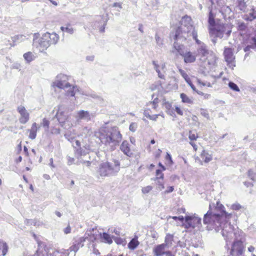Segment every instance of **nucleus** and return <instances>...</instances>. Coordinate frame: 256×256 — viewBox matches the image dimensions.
I'll use <instances>...</instances> for the list:
<instances>
[{"label":"nucleus","mask_w":256,"mask_h":256,"mask_svg":"<svg viewBox=\"0 0 256 256\" xmlns=\"http://www.w3.org/2000/svg\"><path fill=\"white\" fill-rule=\"evenodd\" d=\"M222 204L215 208L214 212L210 210L204 215L203 222L206 225L208 230H214L216 232L220 230L222 236L226 242L234 239L230 250L232 256H241L244 250L242 236V232L238 230H234L232 225L228 223V220L232 216V214H228L224 210Z\"/></svg>","instance_id":"1"},{"label":"nucleus","mask_w":256,"mask_h":256,"mask_svg":"<svg viewBox=\"0 0 256 256\" xmlns=\"http://www.w3.org/2000/svg\"><path fill=\"white\" fill-rule=\"evenodd\" d=\"M96 137L108 148L115 149L122 140V135L116 126L102 127L95 132Z\"/></svg>","instance_id":"2"},{"label":"nucleus","mask_w":256,"mask_h":256,"mask_svg":"<svg viewBox=\"0 0 256 256\" xmlns=\"http://www.w3.org/2000/svg\"><path fill=\"white\" fill-rule=\"evenodd\" d=\"M208 24L210 36L214 44L216 43L217 38H222L225 35L227 38L230 34L232 31L227 26L222 23L215 22L214 16L211 12L209 14Z\"/></svg>","instance_id":"3"},{"label":"nucleus","mask_w":256,"mask_h":256,"mask_svg":"<svg viewBox=\"0 0 256 256\" xmlns=\"http://www.w3.org/2000/svg\"><path fill=\"white\" fill-rule=\"evenodd\" d=\"M196 30L192 24L191 18L186 16L182 18L180 26L174 32L170 34V38L174 41L184 42L190 37L192 32Z\"/></svg>","instance_id":"4"},{"label":"nucleus","mask_w":256,"mask_h":256,"mask_svg":"<svg viewBox=\"0 0 256 256\" xmlns=\"http://www.w3.org/2000/svg\"><path fill=\"white\" fill-rule=\"evenodd\" d=\"M38 33H35L34 36L33 44L38 48L40 52L46 50L51 44H56L59 40V36L56 33L46 32L38 38Z\"/></svg>","instance_id":"5"},{"label":"nucleus","mask_w":256,"mask_h":256,"mask_svg":"<svg viewBox=\"0 0 256 256\" xmlns=\"http://www.w3.org/2000/svg\"><path fill=\"white\" fill-rule=\"evenodd\" d=\"M120 170V164L117 160H114L112 162H106L99 166L98 173L101 177L115 176Z\"/></svg>","instance_id":"6"},{"label":"nucleus","mask_w":256,"mask_h":256,"mask_svg":"<svg viewBox=\"0 0 256 256\" xmlns=\"http://www.w3.org/2000/svg\"><path fill=\"white\" fill-rule=\"evenodd\" d=\"M68 80V76L64 74H60L56 76V80L54 82V85L60 88L65 89L70 88L66 92L68 96H74L76 90L78 89L76 86H73L71 88V85L67 82Z\"/></svg>","instance_id":"7"},{"label":"nucleus","mask_w":256,"mask_h":256,"mask_svg":"<svg viewBox=\"0 0 256 256\" xmlns=\"http://www.w3.org/2000/svg\"><path fill=\"white\" fill-rule=\"evenodd\" d=\"M196 52V56L200 57V60L206 62L207 60L209 64H214L216 62V58L210 54L205 44L199 46Z\"/></svg>","instance_id":"8"},{"label":"nucleus","mask_w":256,"mask_h":256,"mask_svg":"<svg viewBox=\"0 0 256 256\" xmlns=\"http://www.w3.org/2000/svg\"><path fill=\"white\" fill-rule=\"evenodd\" d=\"M180 41H174V48L180 55L184 57L185 62L191 63L194 62L196 60V56L190 52H186L184 50V46L180 44Z\"/></svg>","instance_id":"9"},{"label":"nucleus","mask_w":256,"mask_h":256,"mask_svg":"<svg viewBox=\"0 0 256 256\" xmlns=\"http://www.w3.org/2000/svg\"><path fill=\"white\" fill-rule=\"evenodd\" d=\"M75 144L78 148H76V146L74 145V156L75 157L78 159V161L76 164H84L88 166H90L91 164V162L86 160H84L82 157L86 156L88 154V152L85 150H83L82 148L80 147V143L79 141L76 140H75Z\"/></svg>","instance_id":"10"},{"label":"nucleus","mask_w":256,"mask_h":256,"mask_svg":"<svg viewBox=\"0 0 256 256\" xmlns=\"http://www.w3.org/2000/svg\"><path fill=\"white\" fill-rule=\"evenodd\" d=\"M184 220V226L186 228H194L196 227L199 228L201 226V218L195 216H185Z\"/></svg>","instance_id":"11"},{"label":"nucleus","mask_w":256,"mask_h":256,"mask_svg":"<svg viewBox=\"0 0 256 256\" xmlns=\"http://www.w3.org/2000/svg\"><path fill=\"white\" fill-rule=\"evenodd\" d=\"M224 54V59L228 63V65L230 68L234 66L235 56L234 55L232 50L230 48H225Z\"/></svg>","instance_id":"12"},{"label":"nucleus","mask_w":256,"mask_h":256,"mask_svg":"<svg viewBox=\"0 0 256 256\" xmlns=\"http://www.w3.org/2000/svg\"><path fill=\"white\" fill-rule=\"evenodd\" d=\"M170 252L168 248L162 244L155 246L152 250L154 256H166Z\"/></svg>","instance_id":"13"},{"label":"nucleus","mask_w":256,"mask_h":256,"mask_svg":"<svg viewBox=\"0 0 256 256\" xmlns=\"http://www.w3.org/2000/svg\"><path fill=\"white\" fill-rule=\"evenodd\" d=\"M18 112L20 113V116L19 118L20 122L22 124H26L30 119V114L24 106H20L18 107Z\"/></svg>","instance_id":"14"},{"label":"nucleus","mask_w":256,"mask_h":256,"mask_svg":"<svg viewBox=\"0 0 256 256\" xmlns=\"http://www.w3.org/2000/svg\"><path fill=\"white\" fill-rule=\"evenodd\" d=\"M56 116L60 126L64 128H66V127L64 126V125L66 122H68V117L67 114L62 110L61 106L58 108Z\"/></svg>","instance_id":"15"},{"label":"nucleus","mask_w":256,"mask_h":256,"mask_svg":"<svg viewBox=\"0 0 256 256\" xmlns=\"http://www.w3.org/2000/svg\"><path fill=\"white\" fill-rule=\"evenodd\" d=\"M94 230L95 229L93 228L92 229V230L87 232L85 234L84 236L79 238L78 240L76 242V243L80 246V248L84 246L83 243L86 242V240L88 238V236H90V238H92V240H95L96 238V236L94 235V234L92 233V232H94Z\"/></svg>","instance_id":"16"},{"label":"nucleus","mask_w":256,"mask_h":256,"mask_svg":"<svg viewBox=\"0 0 256 256\" xmlns=\"http://www.w3.org/2000/svg\"><path fill=\"white\" fill-rule=\"evenodd\" d=\"M120 150L128 157L131 158L133 156L134 154L130 148V144L128 141L124 140L122 142L120 146Z\"/></svg>","instance_id":"17"},{"label":"nucleus","mask_w":256,"mask_h":256,"mask_svg":"<svg viewBox=\"0 0 256 256\" xmlns=\"http://www.w3.org/2000/svg\"><path fill=\"white\" fill-rule=\"evenodd\" d=\"M94 116L92 114H90L88 111L81 110L77 112V118L78 120H83L88 122Z\"/></svg>","instance_id":"18"},{"label":"nucleus","mask_w":256,"mask_h":256,"mask_svg":"<svg viewBox=\"0 0 256 256\" xmlns=\"http://www.w3.org/2000/svg\"><path fill=\"white\" fill-rule=\"evenodd\" d=\"M38 129L37 124L36 122L33 123L30 130H29L30 134L28 136L32 140L36 138Z\"/></svg>","instance_id":"19"},{"label":"nucleus","mask_w":256,"mask_h":256,"mask_svg":"<svg viewBox=\"0 0 256 256\" xmlns=\"http://www.w3.org/2000/svg\"><path fill=\"white\" fill-rule=\"evenodd\" d=\"M173 241V236L170 234H166L165 238L164 243L162 244L168 248L172 246V242Z\"/></svg>","instance_id":"20"},{"label":"nucleus","mask_w":256,"mask_h":256,"mask_svg":"<svg viewBox=\"0 0 256 256\" xmlns=\"http://www.w3.org/2000/svg\"><path fill=\"white\" fill-rule=\"evenodd\" d=\"M202 160L206 162H208L212 160V156L205 150H203L200 154Z\"/></svg>","instance_id":"21"},{"label":"nucleus","mask_w":256,"mask_h":256,"mask_svg":"<svg viewBox=\"0 0 256 256\" xmlns=\"http://www.w3.org/2000/svg\"><path fill=\"white\" fill-rule=\"evenodd\" d=\"M139 244V242L138 240V238H132L130 242L128 244V248L130 250L135 249Z\"/></svg>","instance_id":"22"},{"label":"nucleus","mask_w":256,"mask_h":256,"mask_svg":"<svg viewBox=\"0 0 256 256\" xmlns=\"http://www.w3.org/2000/svg\"><path fill=\"white\" fill-rule=\"evenodd\" d=\"M8 246L6 243L4 241L0 240V250H2V255L4 256L6 255L8 251Z\"/></svg>","instance_id":"23"},{"label":"nucleus","mask_w":256,"mask_h":256,"mask_svg":"<svg viewBox=\"0 0 256 256\" xmlns=\"http://www.w3.org/2000/svg\"><path fill=\"white\" fill-rule=\"evenodd\" d=\"M23 56H24V60L28 63L31 62L34 59V55L30 52H28L24 54Z\"/></svg>","instance_id":"24"},{"label":"nucleus","mask_w":256,"mask_h":256,"mask_svg":"<svg viewBox=\"0 0 256 256\" xmlns=\"http://www.w3.org/2000/svg\"><path fill=\"white\" fill-rule=\"evenodd\" d=\"M182 100L183 102L187 104H192V100L188 98L185 94L182 93L180 95Z\"/></svg>","instance_id":"25"},{"label":"nucleus","mask_w":256,"mask_h":256,"mask_svg":"<svg viewBox=\"0 0 256 256\" xmlns=\"http://www.w3.org/2000/svg\"><path fill=\"white\" fill-rule=\"evenodd\" d=\"M191 36L192 37L194 40H195L196 43L198 44L199 46H202V44H204V42H200L199 40L198 39V34L196 30L190 33V36Z\"/></svg>","instance_id":"26"},{"label":"nucleus","mask_w":256,"mask_h":256,"mask_svg":"<svg viewBox=\"0 0 256 256\" xmlns=\"http://www.w3.org/2000/svg\"><path fill=\"white\" fill-rule=\"evenodd\" d=\"M164 68H165V64H162L161 66L162 71H160V70L159 71L156 72L158 73V78L161 79H163V80L165 79L166 72L164 70Z\"/></svg>","instance_id":"27"},{"label":"nucleus","mask_w":256,"mask_h":256,"mask_svg":"<svg viewBox=\"0 0 256 256\" xmlns=\"http://www.w3.org/2000/svg\"><path fill=\"white\" fill-rule=\"evenodd\" d=\"M70 24H67V26L66 27L65 26H61L60 30L62 32H66L70 34H72L74 32V29L70 27Z\"/></svg>","instance_id":"28"},{"label":"nucleus","mask_w":256,"mask_h":256,"mask_svg":"<svg viewBox=\"0 0 256 256\" xmlns=\"http://www.w3.org/2000/svg\"><path fill=\"white\" fill-rule=\"evenodd\" d=\"M102 238L104 240L105 242H106L109 244H110L112 242V238L110 237V234H107L106 232H104L102 234Z\"/></svg>","instance_id":"29"},{"label":"nucleus","mask_w":256,"mask_h":256,"mask_svg":"<svg viewBox=\"0 0 256 256\" xmlns=\"http://www.w3.org/2000/svg\"><path fill=\"white\" fill-rule=\"evenodd\" d=\"M238 6L240 10L244 11L246 8V4L244 0H238Z\"/></svg>","instance_id":"30"},{"label":"nucleus","mask_w":256,"mask_h":256,"mask_svg":"<svg viewBox=\"0 0 256 256\" xmlns=\"http://www.w3.org/2000/svg\"><path fill=\"white\" fill-rule=\"evenodd\" d=\"M158 99L156 98H154L152 102H150L148 104L152 105V106L154 110H156L158 107Z\"/></svg>","instance_id":"31"},{"label":"nucleus","mask_w":256,"mask_h":256,"mask_svg":"<svg viewBox=\"0 0 256 256\" xmlns=\"http://www.w3.org/2000/svg\"><path fill=\"white\" fill-rule=\"evenodd\" d=\"M178 71H179L180 74H181V76H182V78L185 80L186 82L190 80V78H189L188 76L184 70L180 68L178 70Z\"/></svg>","instance_id":"32"},{"label":"nucleus","mask_w":256,"mask_h":256,"mask_svg":"<svg viewBox=\"0 0 256 256\" xmlns=\"http://www.w3.org/2000/svg\"><path fill=\"white\" fill-rule=\"evenodd\" d=\"M228 86L232 90L236 92L240 91V89H239L238 87V86L233 82H230L228 83Z\"/></svg>","instance_id":"33"},{"label":"nucleus","mask_w":256,"mask_h":256,"mask_svg":"<svg viewBox=\"0 0 256 256\" xmlns=\"http://www.w3.org/2000/svg\"><path fill=\"white\" fill-rule=\"evenodd\" d=\"M26 36L22 35H17L14 36L12 38L14 42H16L22 41L24 40Z\"/></svg>","instance_id":"34"},{"label":"nucleus","mask_w":256,"mask_h":256,"mask_svg":"<svg viewBox=\"0 0 256 256\" xmlns=\"http://www.w3.org/2000/svg\"><path fill=\"white\" fill-rule=\"evenodd\" d=\"M156 177L155 178V180H163L164 178V174L162 173V172L160 170H156Z\"/></svg>","instance_id":"35"},{"label":"nucleus","mask_w":256,"mask_h":256,"mask_svg":"<svg viewBox=\"0 0 256 256\" xmlns=\"http://www.w3.org/2000/svg\"><path fill=\"white\" fill-rule=\"evenodd\" d=\"M152 190V186H148L146 187L142 188V192L144 194H148Z\"/></svg>","instance_id":"36"},{"label":"nucleus","mask_w":256,"mask_h":256,"mask_svg":"<svg viewBox=\"0 0 256 256\" xmlns=\"http://www.w3.org/2000/svg\"><path fill=\"white\" fill-rule=\"evenodd\" d=\"M166 160L168 162V164L170 166H172L173 164V161L172 160V156L170 154L167 152L166 155Z\"/></svg>","instance_id":"37"},{"label":"nucleus","mask_w":256,"mask_h":256,"mask_svg":"<svg viewBox=\"0 0 256 256\" xmlns=\"http://www.w3.org/2000/svg\"><path fill=\"white\" fill-rule=\"evenodd\" d=\"M197 138L198 136L195 133H193L192 131L189 132L188 138L190 140H195Z\"/></svg>","instance_id":"38"},{"label":"nucleus","mask_w":256,"mask_h":256,"mask_svg":"<svg viewBox=\"0 0 256 256\" xmlns=\"http://www.w3.org/2000/svg\"><path fill=\"white\" fill-rule=\"evenodd\" d=\"M197 81L198 82V84H202V86H207L208 87H212V84L209 82H202L198 78L197 79Z\"/></svg>","instance_id":"39"},{"label":"nucleus","mask_w":256,"mask_h":256,"mask_svg":"<svg viewBox=\"0 0 256 256\" xmlns=\"http://www.w3.org/2000/svg\"><path fill=\"white\" fill-rule=\"evenodd\" d=\"M80 248V246L76 242L70 247V250L71 251L76 252Z\"/></svg>","instance_id":"40"},{"label":"nucleus","mask_w":256,"mask_h":256,"mask_svg":"<svg viewBox=\"0 0 256 256\" xmlns=\"http://www.w3.org/2000/svg\"><path fill=\"white\" fill-rule=\"evenodd\" d=\"M155 38L156 42V44L159 46H162L163 44L162 40L160 38L158 35V34H156Z\"/></svg>","instance_id":"41"},{"label":"nucleus","mask_w":256,"mask_h":256,"mask_svg":"<svg viewBox=\"0 0 256 256\" xmlns=\"http://www.w3.org/2000/svg\"><path fill=\"white\" fill-rule=\"evenodd\" d=\"M157 182H156V185L158 186V190H162L164 188V184L161 182L160 180H156Z\"/></svg>","instance_id":"42"},{"label":"nucleus","mask_w":256,"mask_h":256,"mask_svg":"<svg viewBox=\"0 0 256 256\" xmlns=\"http://www.w3.org/2000/svg\"><path fill=\"white\" fill-rule=\"evenodd\" d=\"M231 208L234 210H239L242 208V206L238 203H236L232 205Z\"/></svg>","instance_id":"43"},{"label":"nucleus","mask_w":256,"mask_h":256,"mask_svg":"<svg viewBox=\"0 0 256 256\" xmlns=\"http://www.w3.org/2000/svg\"><path fill=\"white\" fill-rule=\"evenodd\" d=\"M200 114L204 117L206 118H209V114L208 112V111L206 110L201 108Z\"/></svg>","instance_id":"44"},{"label":"nucleus","mask_w":256,"mask_h":256,"mask_svg":"<svg viewBox=\"0 0 256 256\" xmlns=\"http://www.w3.org/2000/svg\"><path fill=\"white\" fill-rule=\"evenodd\" d=\"M162 104L167 110H170L172 107L171 104L168 102H164Z\"/></svg>","instance_id":"45"},{"label":"nucleus","mask_w":256,"mask_h":256,"mask_svg":"<svg viewBox=\"0 0 256 256\" xmlns=\"http://www.w3.org/2000/svg\"><path fill=\"white\" fill-rule=\"evenodd\" d=\"M152 64L154 66V69L156 70V72L160 70V66L157 64V62L156 61H152Z\"/></svg>","instance_id":"46"},{"label":"nucleus","mask_w":256,"mask_h":256,"mask_svg":"<svg viewBox=\"0 0 256 256\" xmlns=\"http://www.w3.org/2000/svg\"><path fill=\"white\" fill-rule=\"evenodd\" d=\"M136 124L134 123L131 124L129 127L130 130L133 132H134L136 130Z\"/></svg>","instance_id":"47"},{"label":"nucleus","mask_w":256,"mask_h":256,"mask_svg":"<svg viewBox=\"0 0 256 256\" xmlns=\"http://www.w3.org/2000/svg\"><path fill=\"white\" fill-rule=\"evenodd\" d=\"M186 82L191 87V88H192V90L196 92V87L194 86L192 84L190 79V80H188V81H187Z\"/></svg>","instance_id":"48"},{"label":"nucleus","mask_w":256,"mask_h":256,"mask_svg":"<svg viewBox=\"0 0 256 256\" xmlns=\"http://www.w3.org/2000/svg\"><path fill=\"white\" fill-rule=\"evenodd\" d=\"M64 232L65 234H68L71 232V228L70 225H68L64 230Z\"/></svg>","instance_id":"49"},{"label":"nucleus","mask_w":256,"mask_h":256,"mask_svg":"<svg viewBox=\"0 0 256 256\" xmlns=\"http://www.w3.org/2000/svg\"><path fill=\"white\" fill-rule=\"evenodd\" d=\"M250 49L254 50V48L253 44H250V45H248L246 47H245V48H244V51L245 52H247L250 50Z\"/></svg>","instance_id":"50"},{"label":"nucleus","mask_w":256,"mask_h":256,"mask_svg":"<svg viewBox=\"0 0 256 256\" xmlns=\"http://www.w3.org/2000/svg\"><path fill=\"white\" fill-rule=\"evenodd\" d=\"M49 124H50V122L48 120H47L46 118L43 119L42 125L44 126H46L47 128H48V126H49Z\"/></svg>","instance_id":"51"},{"label":"nucleus","mask_w":256,"mask_h":256,"mask_svg":"<svg viewBox=\"0 0 256 256\" xmlns=\"http://www.w3.org/2000/svg\"><path fill=\"white\" fill-rule=\"evenodd\" d=\"M174 190V186H168L167 188V190L164 192V194H168L172 192Z\"/></svg>","instance_id":"52"},{"label":"nucleus","mask_w":256,"mask_h":256,"mask_svg":"<svg viewBox=\"0 0 256 256\" xmlns=\"http://www.w3.org/2000/svg\"><path fill=\"white\" fill-rule=\"evenodd\" d=\"M254 173L253 171L252 170H250L248 171V176L252 180H254Z\"/></svg>","instance_id":"53"},{"label":"nucleus","mask_w":256,"mask_h":256,"mask_svg":"<svg viewBox=\"0 0 256 256\" xmlns=\"http://www.w3.org/2000/svg\"><path fill=\"white\" fill-rule=\"evenodd\" d=\"M68 165H71L74 162V158H71L70 156H68Z\"/></svg>","instance_id":"54"},{"label":"nucleus","mask_w":256,"mask_h":256,"mask_svg":"<svg viewBox=\"0 0 256 256\" xmlns=\"http://www.w3.org/2000/svg\"><path fill=\"white\" fill-rule=\"evenodd\" d=\"M145 116L148 118H151V115L150 114L149 110H146L144 111V113Z\"/></svg>","instance_id":"55"},{"label":"nucleus","mask_w":256,"mask_h":256,"mask_svg":"<svg viewBox=\"0 0 256 256\" xmlns=\"http://www.w3.org/2000/svg\"><path fill=\"white\" fill-rule=\"evenodd\" d=\"M176 112H177L178 114L182 116L183 114V112L181 110V109L178 108V106L176 107Z\"/></svg>","instance_id":"56"},{"label":"nucleus","mask_w":256,"mask_h":256,"mask_svg":"<svg viewBox=\"0 0 256 256\" xmlns=\"http://www.w3.org/2000/svg\"><path fill=\"white\" fill-rule=\"evenodd\" d=\"M113 7H118L120 8H122V4L120 2H114L113 5Z\"/></svg>","instance_id":"57"},{"label":"nucleus","mask_w":256,"mask_h":256,"mask_svg":"<svg viewBox=\"0 0 256 256\" xmlns=\"http://www.w3.org/2000/svg\"><path fill=\"white\" fill-rule=\"evenodd\" d=\"M20 64H19L18 63H16V64H14L12 65V68L18 70L20 68Z\"/></svg>","instance_id":"58"},{"label":"nucleus","mask_w":256,"mask_h":256,"mask_svg":"<svg viewBox=\"0 0 256 256\" xmlns=\"http://www.w3.org/2000/svg\"><path fill=\"white\" fill-rule=\"evenodd\" d=\"M111 232L115 233L118 236H120V232L115 228L114 230L112 229Z\"/></svg>","instance_id":"59"},{"label":"nucleus","mask_w":256,"mask_h":256,"mask_svg":"<svg viewBox=\"0 0 256 256\" xmlns=\"http://www.w3.org/2000/svg\"><path fill=\"white\" fill-rule=\"evenodd\" d=\"M94 56H89L86 57V60L88 61H93L94 60Z\"/></svg>","instance_id":"60"},{"label":"nucleus","mask_w":256,"mask_h":256,"mask_svg":"<svg viewBox=\"0 0 256 256\" xmlns=\"http://www.w3.org/2000/svg\"><path fill=\"white\" fill-rule=\"evenodd\" d=\"M52 132L55 134H60V130L59 128H54L52 130Z\"/></svg>","instance_id":"61"},{"label":"nucleus","mask_w":256,"mask_h":256,"mask_svg":"<svg viewBox=\"0 0 256 256\" xmlns=\"http://www.w3.org/2000/svg\"><path fill=\"white\" fill-rule=\"evenodd\" d=\"M158 116V114H154V115L151 116V118H150V119L151 120H156Z\"/></svg>","instance_id":"62"},{"label":"nucleus","mask_w":256,"mask_h":256,"mask_svg":"<svg viewBox=\"0 0 256 256\" xmlns=\"http://www.w3.org/2000/svg\"><path fill=\"white\" fill-rule=\"evenodd\" d=\"M106 25V23L105 22L103 26H102L100 28V32H104V29H105V26Z\"/></svg>","instance_id":"63"},{"label":"nucleus","mask_w":256,"mask_h":256,"mask_svg":"<svg viewBox=\"0 0 256 256\" xmlns=\"http://www.w3.org/2000/svg\"><path fill=\"white\" fill-rule=\"evenodd\" d=\"M252 40L254 42L253 46H254V49L256 50V38H252Z\"/></svg>","instance_id":"64"}]
</instances>
